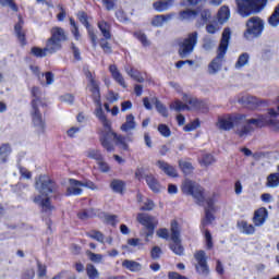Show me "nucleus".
<instances>
[{
  "label": "nucleus",
  "mask_w": 279,
  "mask_h": 279,
  "mask_svg": "<svg viewBox=\"0 0 279 279\" xmlns=\"http://www.w3.org/2000/svg\"><path fill=\"white\" fill-rule=\"evenodd\" d=\"M279 106L277 110L274 108L268 109V114H259L258 118L248 119L245 121V124L235 132V134L243 138V136H247L252 134L255 130H263V128H270L278 132L279 130Z\"/></svg>",
  "instance_id": "obj_1"
},
{
  "label": "nucleus",
  "mask_w": 279,
  "mask_h": 279,
  "mask_svg": "<svg viewBox=\"0 0 279 279\" xmlns=\"http://www.w3.org/2000/svg\"><path fill=\"white\" fill-rule=\"evenodd\" d=\"M179 168L181 169V171L184 175H191V173H193V171H195V167H193V163H191L190 161L180 160Z\"/></svg>",
  "instance_id": "obj_38"
},
{
  "label": "nucleus",
  "mask_w": 279,
  "mask_h": 279,
  "mask_svg": "<svg viewBox=\"0 0 279 279\" xmlns=\"http://www.w3.org/2000/svg\"><path fill=\"white\" fill-rule=\"evenodd\" d=\"M157 167L166 174L168 178H178V170L175 167L169 165V162L165 160H158Z\"/></svg>",
  "instance_id": "obj_19"
},
{
  "label": "nucleus",
  "mask_w": 279,
  "mask_h": 279,
  "mask_svg": "<svg viewBox=\"0 0 279 279\" xmlns=\"http://www.w3.org/2000/svg\"><path fill=\"white\" fill-rule=\"evenodd\" d=\"M268 24L270 27H278L279 25V3L275 7L274 12L268 17Z\"/></svg>",
  "instance_id": "obj_39"
},
{
  "label": "nucleus",
  "mask_w": 279,
  "mask_h": 279,
  "mask_svg": "<svg viewBox=\"0 0 279 279\" xmlns=\"http://www.w3.org/2000/svg\"><path fill=\"white\" fill-rule=\"evenodd\" d=\"M71 184H74V186H84L85 189H89L90 191H97V184L90 180L86 181H78L75 179H71Z\"/></svg>",
  "instance_id": "obj_30"
},
{
  "label": "nucleus",
  "mask_w": 279,
  "mask_h": 279,
  "mask_svg": "<svg viewBox=\"0 0 279 279\" xmlns=\"http://www.w3.org/2000/svg\"><path fill=\"white\" fill-rule=\"evenodd\" d=\"M230 19V9L228 7H222L217 13V21L220 25H223Z\"/></svg>",
  "instance_id": "obj_34"
},
{
  "label": "nucleus",
  "mask_w": 279,
  "mask_h": 279,
  "mask_svg": "<svg viewBox=\"0 0 279 279\" xmlns=\"http://www.w3.org/2000/svg\"><path fill=\"white\" fill-rule=\"evenodd\" d=\"M146 184L153 193H160V190L162 189V185H160V181L154 175L153 173L145 175Z\"/></svg>",
  "instance_id": "obj_21"
},
{
  "label": "nucleus",
  "mask_w": 279,
  "mask_h": 279,
  "mask_svg": "<svg viewBox=\"0 0 279 279\" xmlns=\"http://www.w3.org/2000/svg\"><path fill=\"white\" fill-rule=\"evenodd\" d=\"M215 221V215H213V210L205 209V220L202 221L203 228H206L208 223H213Z\"/></svg>",
  "instance_id": "obj_49"
},
{
  "label": "nucleus",
  "mask_w": 279,
  "mask_h": 279,
  "mask_svg": "<svg viewBox=\"0 0 279 279\" xmlns=\"http://www.w3.org/2000/svg\"><path fill=\"white\" fill-rule=\"evenodd\" d=\"M161 254H162V248H160L159 246H154L150 250V258L153 260H158V258H160Z\"/></svg>",
  "instance_id": "obj_59"
},
{
  "label": "nucleus",
  "mask_w": 279,
  "mask_h": 279,
  "mask_svg": "<svg viewBox=\"0 0 279 279\" xmlns=\"http://www.w3.org/2000/svg\"><path fill=\"white\" fill-rule=\"evenodd\" d=\"M181 191L184 195H191V197L195 198L198 206L206 202V190L193 180L185 179L181 184Z\"/></svg>",
  "instance_id": "obj_6"
},
{
  "label": "nucleus",
  "mask_w": 279,
  "mask_h": 279,
  "mask_svg": "<svg viewBox=\"0 0 279 279\" xmlns=\"http://www.w3.org/2000/svg\"><path fill=\"white\" fill-rule=\"evenodd\" d=\"M246 117L247 116L243 113H227L218 118L216 125L218 130L230 132L235 125H241Z\"/></svg>",
  "instance_id": "obj_9"
},
{
  "label": "nucleus",
  "mask_w": 279,
  "mask_h": 279,
  "mask_svg": "<svg viewBox=\"0 0 279 279\" xmlns=\"http://www.w3.org/2000/svg\"><path fill=\"white\" fill-rule=\"evenodd\" d=\"M15 34L22 45H25V32H23V19L19 16V22L15 24Z\"/></svg>",
  "instance_id": "obj_36"
},
{
  "label": "nucleus",
  "mask_w": 279,
  "mask_h": 279,
  "mask_svg": "<svg viewBox=\"0 0 279 279\" xmlns=\"http://www.w3.org/2000/svg\"><path fill=\"white\" fill-rule=\"evenodd\" d=\"M96 117L102 123L107 132L112 129V124L109 122L108 118L106 117V113L104 112V108L101 106L96 108Z\"/></svg>",
  "instance_id": "obj_26"
},
{
  "label": "nucleus",
  "mask_w": 279,
  "mask_h": 279,
  "mask_svg": "<svg viewBox=\"0 0 279 279\" xmlns=\"http://www.w3.org/2000/svg\"><path fill=\"white\" fill-rule=\"evenodd\" d=\"M116 19L119 23H128V14L123 10L116 11Z\"/></svg>",
  "instance_id": "obj_60"
},
{
  "label": "nucleus",
  "mask_w": 279,
  "mask_h": 279,
  "mask_svg": "<svg viewBox=\"0 0 279 279\" xmlns=\"http://www.w3.org/2000/svg\"><path fill=\"white\" fill-rule=\"evenodd\" d=\"M122 267H124V269H128L129 271H132V272L141 271V269H143V266L141 265V263L135 260H130V259H124L122 262Z\"/></svg>",
  "instance_id": "obj_29"
},
{
  "label": "nucleus",
  "mask_w": 279,
  "mask_h": 279,
  "mask_svg": "<svg viewBox=\"0 0 279 279\" xmlns=\"http://www.w3.org/2000/svg\"><path fill=\"white\" fill-rule=\"evenodd\" d=\"M240 106H260V104L267 105L265 100H258L255 96L244 95L238 99Z\"/></svg>",
  "instance_id": "obj_22"
},
{
  "label": "nucleus",
  "mask_w": 279,
  "mask_h": 279,
  "mask_svg": "<svg viewBox=\"0 0 279 279\" xmlns=\"http://www.w3.org/2000/svg\"><path fill=\"white\" fill-rule=\"evenodd\" d=\"M169 279H187L185 276L180 275V272L177 271H170L168 274Z\"/></svg>",
  "instance_id": "obj_64"
},
{
  "label": "nucleus",
  "mask_w": 279,
  "mask_h": 279,
  "mask_svg": "<svg viewBox=\"0 0 279 279\" xmlns=\"http://www.w3.org/2000/svg\"><path fill=\"white\" fill-rule=\"evenodd\" d=\"M12 154V148L8 144L0 146V165H5L8 162V156Z\"/></svg>",
  "instance_id": "obj_33"
},
{
  "label": "nucleus",
  "mask_w": 279,
  "mask_h": 279,
  "mask_svg": "<svg viewBox=\"0 0 279 279\" xmlns=\"http://www.w3.org/2000/svg\"><path fill=\"white\" fill-rule=\"evenodd\" d=\"M157 130L163 138H169V136H171V129L167 124H159Z\"/></svg>",
  "instance_id": "obj_50"
},
{
  "label": "nucleus",
  "mask_w": 279,
  "mask_h": 279,
  "mask_svg": "<svg viewBox=\"0 0 279 279\" xmlns=\"http://www.w3.org/2000/svg\"><path fill=\"white\" fill-rule=\"evenodd\" d=\"M197 10L186 9L179 12V20L180 21H193V19H197Z\"/></svg>",
  "instance_id": "obj_27"
},
{
  "label": "nucleus",
  "mask_w": 279,
  "mask_h": 279,
  "mask_svg": "<svg viewBox=\"0 0 279 279\" xmlns=\"http://www.w3.org/2000/svg\"><path fill=\"white\" fill-rule=\"evenodd\" d=\"M215 162V157L210 154H206L203 156L201 160V165H204V167H210Z\"/></svg>",
  "instance_id": "obj_57"
},
{
  "label": "nucleus",
  "mask_w": 279,
  "mask_h": 279,
  "mask_svg": "<svg viewBox=\"0 0 279 279\" xmlns=\"http://www.w3.org/2000/svg\"><path fill=\"white\" fill-rule=\"evenodd\" d=\"M125 181L119 179H114L110 183V189H112V192L119 193L120 195H123V193L125 192Z\"/></svg>",
  "instance_id": "obj_28"
},
{
  "label": "nucleus",
  "mask_w": 279,
  "mask_h": 279,
  "mask_svg": "<svg viewBox=\"0 0 279 279\" xmlns=\"http://www.w3.org/2000/svg\"><path fill=\"white\" fill-rule=\"evenodd\" d=\"M266 186L268 189H278L279 186V173L272 172L266 179Z\"/></svg>",
  "instance_id": "obj_31"
},
{
  "label": "nucleus",
  "mask_w": 279,
  "mask_h": 279,
  "mask_svg": "<svg viewBox=\"0 0 279 279\" xmlns=\"http://www.w3.org/2000/svg\"><path fill=\"white\" fill-rule=\"evenodd\" d=\"M265 5H267V0H253L252 13L260 12L265 9Z\"/></svg>",
  "instance_id": "obj_46"
},
{
  "label": "nucleus",
  "mask_w": 279,
  "mask_h": 279,
  "mask_svg": "<svg viewBox=\"0 0 279 279\" xmlns=\"http://www.w3.org/2000/svg\"><path fill=\"white\" fill-rule=\"evenodd\" d=\"M219 29H221V26H219V22H214L211 24L206 25L207 34H217Z\"/></svg>",
  "instance_id": "obj_56"
},
{
  "label": "nucleus",
  "mask_w": 279,
  "mask_h": 279,
  "mask_svg": "<svg viewBox=\"0 0 279 279\" xmlns=\"http://www.w3.org/2000/svg\"><path fill=\"white\" fill-rule=\"evenodd\" d=\"M32 117L33 125L36 128L37 132H45V121L43 120V113H40L38 107H33Z\"/></svg>",
  "instance_id": "obj_17"
},
{
  "label": "nucleus",
  "mask_w": 279,
  "mask_h": 279,
  "mask_svg": "<svg viewBox=\"0 0 279 279\" xmlns=\"http://www.w3.org/2000/svg\"><path fill=\"white\" fill-rule=\"evenodd\" d=\"M183 101H185V104L182 102V100H175L171 106H186V104H189V106H197L198 104L197 99L191 98V96L186 94L183 95Z\"/></svg>",
  "instance_id": "obj_40"
},
{
  "label": "nucleus",
  "mask_w": 279,
  "mask_h": 279,
  "mask_svg": "<svg viewBox=\"0 0 279 279\" xmlns=\"http://www.w3.org/2000/svg\"><path fill=\"white\" fill-rule=\"evenodd\" d=\"M235 3L238 5V12L241 16H250V14H252L254 0H235Z\"/></svg>",
  "instance_id": "obj_16"
},
{
  "label": "nucleus",
  "mask_w": 279,
  "mask_h": 279,
  "mask_svg": "<svg viewBox=\"0 0 279 279\" xmlns=\"http://www.w3.org/2000/svg\"><path fill=\"white\" fill-rule=\"evenodd\" d=\"M250 62V54L247 52H243L238 58V61L235 62V69H243L245 64Z\"/></svg>",
  "instance_id": "obj_43"
},
{
  "label": "nucleus",
  "mask_w": 279,
  "mask_h": 279,
  "mask_svg": "<svg viewBox=\"0 0 279 279\" xmlns=\"http://www.w3.org/2000/svg\"><path fill=\"white\" fill-rule=\"evenodd\" d=\"M84 75L88 81L87 88L92 95V99L96 106H102L101 104V83L97 80L95 74L90 70H84Z\"/></svg>",
  "instance_id": "obj_11"
},
{
  "label": "nucleus",
  "mask_w": 279,
  "mask_h": 279,
  "mask_svg": "<svg viewBox=\"0 0 279 279\" xmlns=\"http://www.w3.org/2000/svg\"><path fill=\"white\" fill-rule=\"evenodd\" d=\"M86 236L98 243H104V241H106V235L99 230H90L86 232Z\"/></svg>",
  "instance_id": "obj_35"
},
{
  "label": "nucleus",
  "mask_w": 279,
  "mask_h": 279,
  "mask_svg": "<svg viewBox=\"0 0 279 279\" xmlns=\"http://www.w3.org/2000/svg\"><path fill=\"white\" fill-rule=\"evenodd\" d=\"M31 52L36 58H47V56H49V53L47 52V48L41 49V48H38V47H33Z\"/></svg>",
  "instance_id": "obj_48"
},
{
  "label": "nucleus",
  "mask_w": 279,
  "mask_h": 279,
  "mask_svg": "<svg viewBox=\"0 0 279 279\" xmlns=\"http://www.w3.org/2000/svg\"><path fill=\"white\" fill-rule=\"evenodd\" d=\"M134 38L141 41V44L144 47H149V39H147V35L143 32H135L134 33Z\"/></svg>",
  "instance_id": "obj_47"
},
{
  "label": "nucleus",
  "mask_w": 279,
  "mask_h": 279,
  "mask_svg": "<svg viewBox=\"0 0 279 279\" xmlns=\"http://www.w3.org/2000/svg\"><path fill=\"white\" fill-rule=\"evenodd\" d=\"M119 217L117 215H106L105 221L108 223V226H112V228L117 227V223H119Z\"/></svg>",
  "instance_id": "obj_54"
},
{
  "label": "nucleus",
  "mask_w": 279,
  "mask_h": 279,
  "mask_svg": "<svg viewBox=\"0 0 279 279\" xmlns=\"http://www.w3.org/2000/svg\"><path fill=\"white\" fill-rule=\"evenodd\" d=\"M106 100L108 104H114L119 101V93H114V90H108L106 95Z\"/></svg>",
  "instance_id": "obj_55"
},
{
  "label": "nucleus",
  "mask_w": 279,
  "mask_h": 279,
  "mask_svg": "<svg viewBox=\"0 0 279 279\" xmlns=\"http://www.w3.org/2000/svg\"><path fill=\"white\" fill-rule=\"evenodd\" d=\"M137 221L146 228V238L154 236V232L156 230V223L154 222V217L149 216L148 214L140 213L136 217Z\"/></svg>",
  "instance_id": "obj_14"
},
{
  "label": "nucleus",
  "mask_w": 279,
  "mask_h": 279,
  "mask_svg": "<svg viewBox=\"0 0 279 279\" xmlns=\"http://www.w3.org/2000/svg\"><path fill=\"white\" fill-rule=\"evenodd\" d=\"M267 219H269V211L265 207H259L254 211L252 221L256 228H263Z\"/></svg>",
  "instance_id": "obj_15"
},
{
  "label": "nucleus",
  "mask_w": 279,
  "mask_h": 279,
  "mask_svg": "<svg viewBox=\"0 0 279 279\" xmlns=\"http://www.w3.org/2000/svg\"><path fill=\"white\" fill-rule=\"evenodd\" d=\"M76 17L78 19L80 23L84 25L85 29H87V35L90 40L92 47L97 48L99 45V38L97 37V31L90 25L89 21H93V17L88 16L86 11H78L76 13Z\"/></svg>",
  "instance_id": "obj_12"
},
{
  "label": "nucleus",
  "mask_w": 279,
  "mask_h": 279,
  "mask_svg": "<svg viewBox=\"0 0 279 279\" xmlns=\"http://www.w3.org/2000/svg\"><path fill=\"white\" fill-rule=\"evenodd\" d=\"M57 12L58 21H64V19H66V11L64 10V7H62V4L57 5Z\"/></svg>",
  "instance_id": "obj_61"
},
{
  "label": "nucleus",
  "mask_w": 279,
  "mask_h": 279,
  "mask_svg": "<svg viewBox=\"0 0 279 279\" xmlns=\"http://www.w3.org/2000/svg\"><path fill=\"white\" fill-rule=\"evenodd\" d=\"M157 236L163 239V241H172L169 244V250L177 256H184V246L182 245V227L175 219L170 221V234L169 229L160 228L157 230Z\"/></svg>",
  "instance_id": "obj_3"
},
{
  "label": "nucleus",
  "mask_w": 279,
  "mask_h": 279,
  "mask_svg": "<svg viewBox=\"0 0 279 279\" xmlns=\"http://www.w3.org/2000/svg\"><path fill=\"white\" fill-rule=\"evenodd\" d=\"M97 214H95V209L90 208V209H84L83 211H80L77 214V217L82 220V221H86V219H93V217H95Z\"/></svg>",
  "instance_id": "obj_44"
},
{
  "label": "nucleus",
  "mask_w": 279,
  "mask_h": 279,
  "mask_svg": "<svg viewBox=\"0 0 279 279\" xmlns=\"http://www.w3.org/2000/svg\"><path fill=\"white\" fill-rule=\"evenodd\" d=\"M136 128V122H134V116H126V121L121 125L122 132H130V130H134Z\"/></svg>",
  "instance_id": "obj_41"
},
{
  "label": "nucleus",
  "mask_w": 279,
  "mask_h": 279,
  "mask_svg": "<svg viewBox=\"0 0 279 279\" xmlns=\"http://www.w3.org/2000/svg\"><path fill=\"white\" fill-rule=\"evenodd\" d=\"M232 36V31L230 28H225L222 32V37L218 47V54L213 61L209 63L208 69L209 73L215 74L221 71V66L223 65V58L226 53H228V47L230 45V37Z\"/></svg>",
  "instance_id": "obj_5"
},
{
  "label": "nucleus",
  "mask_w": 279,
  "mask_h": 279,
  "mask_svg": "<svg viewBox=\"0 0 279 279\" xmlns=\"http://www.w3.org/2000/svg\"><path fill=\"white\" fill-rule=\"evenodd\" d=\"M194 258L196 260V274H201L202 276H208V274H210V267L208 266V257H206V252L202 250L196 251L194 254Z\"/></svg>",
  "instance_id": "obj_13"
},
{
  "label": "nucleus",
  "mask_w": 279,
  "mask_h": 279,
  "mask_svg": "<svg viewBox=\"0 0 279 279\" xmlns=\"http://www.w3.org/2000/svg\"><path fill=\"white\" fill-rule=\"evenodd\" d=\"M86 274L89 279H99V270L93 264L86 265Z\"/></svg>",
  "instance_id": "obj_42"
},
{
  "label": "nucleus",
  "mask_w": 279,
  "mask_h": 279,
  "mask_svg": "<svg viewBox=\"0 0 279 279\" xmlns=\"http://www.w3.org/2000/svg\"><path fill=\"white\" fill-rule=\"evenodd\" d=\"M71 27H73L72 34L75 38V40H80L82 38V35L80 34V28L77 27V24L75 23V20L71 19Z\"/></svg>",
  "instance_id": "obj_62"
},
{
  "label": "nucleus",
  "mask_w": 279,
  "mask_h": 279,
  "mask_svg": "<svg viewBox=\"0 0 279 279\" xmlns=\"http://www.w3.org/2000/svg\"><path fill=\"white\" fill-rule=\"evenodd\" d=\"M54 189L56 185L48 175L43 174L36 179L35 190L37 191L38 195L34 197L33 202L34 204L40 206L44 213H49L53 209L49 194L53 193Z\"/></svg>",
  "instance_id": "obj_2"
},
{
  "label": "nucleus",
  "mask_w": 279,
  "mask_h": 279,
  "mask_svg": "<svg viewBox=\"0 0 279 279\" xmlns=\"http://www.w3.org/2000/svg\"><path fill=\"white\" fill-rule=\"evenodd\" d=\"M199 125H202V122H199V119H195L194 121L187 123L183 130L184 132H193L195 130H197V128H199Z\"/></svg>",
  "instance_id": "obj_51"
},
{
  "label": "nucleus",
  "mask_w": 279,
  "mask_h": 279,
  "mask_svg": "<svg viewBox=\"0 0 279 279\" xmlns=\"http://www.w3.org/2000/svg\"><path fill=\"white\" fill-rule=\"evenodd\" d=\"M173 5H175V0H157L153 3V8L156 12H167V10H170Z\"/></svg>",
  "instance_id": "obj_23"
},
{
  "label": "nucleus",
  "mask_w": 279,
  "mask_h": 279,
  "mask_svg": "<svg viewBox=\"0 0 279 279\" xmlns=\"http://www.w3.org/2000/svg\"><path fill=\"white\" fill-rule=\"evenodd\" d=\"M204 236L207 250H213L215 244L213 243V234L210 233V230L206 229L204 231Z\"/></svg>",
  "instance_id": "obj_53"
},
{
  "label": "nucleus",
  "mask_w": 279,
  "mask_h": 279,
  "mask_svg": "<svg viewBox=\"0 0 279 279\" xmlns=\"http://www.w3.org/2000/svg\"><path fill=\"white\" fill-rule=\"evenodd\" d=\"M199 38V33L197 31L189 33L185 38H181L177 41L178 45V53L179 57L184 59L189 58L193 51H195V47H197V40Z\"/></svg>",
  "instance_id": "obj_7"
},
{
  "label": "nucleus",
  "mask_w": 279,
  "mask_h": 279,
  "mask_svg": "<svg viewBox=\"0 0 279 279\" xmlns=\"http://www.w3.org/2000/svg\"><path fill=\"white\" fill-rule=\"evenodd\" d=\"M246 29L243 33V37L246 40H254V38H260L263 32H265V21L259 16H252L246 21Z\"/></svg>",
  "instance_id": "obj_8"
},
{
  "label": "nucleus",
  "mask_w": 279,
  "mask_h": 279,
  "mask_svg": "<svg viewBox=\"0 0 279 279\" xmlns=\"http://www.w3.org/2000/svg\"><path fill=\"white\" fill-rule=\"evenodd\" d=\"M143 106H162L160 100L157 97H144L143 98Z\"/></svg>",
  "instance_id": "obj_52"
},
{
  "label": "nucleus",
  "mask_w": 279,
  "mask_h": 279,
  "mask_svg": "<svg viewBox=\"0 0 279 279\" xmlns=\"http://www.w3.org/2000/svg\"><path fill=\"white\" fill-rule=\"evenodd\" d=\"M109 72L111 73V77L121 86L122 88H128V83H125V78L123 77V74L119 71V68H117V64L109 65Z\"/></svg>",
  "instance_id": "obj_20"
},
{
  "label": "nucleus",
  "mask_w": 279,
  "mask_h": 279,
  "mask_svg": "<svg viewBox=\"0 0 279 279\" xmlns=\"http://www.w3.org/2000/svg\"><path fill=\"white\" fill-rule=\"evenodd\" d=\"M236 228L242 234H245L246 236H252V234H256V225H252L247 222V220H238Z\"/></svg>",
  "instance_id": "obj_18"
},
{
  "label": "nucleus",
  "mask_w": 279,
  "mask_h": 279,
  "mask_svg": "<svg viewBox=\"0 0 279 279\" xmlns=\"http://www.w3.org/2000/svg\"><path fill=\"white\" fill-rule=\"evenodd\" d=\"M173 16H175L174 12L168 13L165 15H155L151 19L150 24L153 27H162V25H165V23H167V21H171V19H173Z\"/></svg>",
  "instance_id": "obj_24"
},
{
  "label": "nucleus",
  "mask_w": 279,
  "mask_h": 279,
  "mask_svg": "<svg viewBox=\"0 0 279 279\" xmlns=\"http://www.w3.org/2000/svg\"><path fill=\"white\" fill-rule=\"evenodd\" d=\"M51 37L59 43H64V40H66V34L64 33V29L58 26L51 29Z\"/></svg>",
  "instance_id": "obj_32"
},
{
  "label": "nucleus",
  "mask_w": 279,
  "mask_h": 279,
  "mask_svg": "<svg viewBox=\"0 0 279 279\" xmlns=\"http://www.w3.org/2000/svg\"><path fill=\"white\" fill-rule=\"evenodd\" d=\"M99 141L101 147H104V149H106V151H108L109 154L114 151V144L123 149V151L130 150V145H128V137L117 134V132L112 131V129L102 132ZM112 141L114 142V144H112Z\"/></svg>",
  "instance_id": "obj_4"
},
{
  "label": "nucleus",
  "mask_w": 279,
  "mask_h": 279,
  "mask_svg": "<svg viewBox=\"0 0 279 279\" xmlns=\"http://www.w3.org/2000/svg\"><path fill=\"white\" fill-rule=\"evenodd\" d=\"M87 158H90L92 160H96V162H100L104 160V155H101L100 150L97 149H89L87 151Z\"/></svg>",
  "instance_id": "obj_45"
},
{
  "label": "nucleus",
  "mask_w": 279,
  "mask_h": 279,
  "mask_svg": "<svg viewBox=\"0 0 279 279\" xmlns=\"http://www.w3.org/2000/svg\"><path fill=\"white\" fill-rule=\"evenodd\" d=\"M97 27L104 37L99 40V47L102 49L104 53L110 56V53H112V46L108 40H112V24L106 20H101L98 21Z\"/></svg>",
  "instance_id": "obj_10"
},
{
  "label": "nucleus",
  "mask_w": 279,
  "mask_h": 279,
  "mask_svg": "<svg viewBox=\"0 0 279 279\" xmlns=\"http://www.w3.org/2000/svg\"><path fill=\"white\" fill-rule=\"evenodd\" d=\"M46 51L47 53H56V51H60L62 49V43L58 41L56 38L50 37L46 43Z\"/></svg>",
  "instance_id": "obj_25"
},
{
  "label": "nucleus",
  "mask_w": 279,
  "mask_h": 279,
  "mask_svg": "<svg viewBox=\"0 0 279 279\" xmlns=\"http://www.w3.org/2000/svg\"><path fill=\"white\" fill-rule=\"evenodd\" d=\"M202 3V0H181L179 5L181 8H186V5H191L192 8H195V5H199Z\"/></svg>",
  "instance_id": "obj_58"
},
{
  "label": "nucleus",
  "mask_w": 279,
  "mask_h": 279,
  "mask_svg": "<svg viewBox=\"0 0 279 279\" xmlns=\"http://www.w3.org/2000/svg\"><path fill=\"white\" fill-rule=\"evenodd\" d=\"M126 73L132 80H134L135 82H138L140 84H143V82H145V78L143 77V74L141 73V71L134 68L126 69Z\"/></svg>",
  "instance_id": "obj_37"
},
{
  "label": "nucleus",
  "mask_w": 279,
  "mask_h": 279,
  "mask_svg": "<svg viewBox=\"0 0 279 279\" xmlns=\"http://www.w3.org/2000/svg\"><path fill=\"white\" fill-rule=\"evenodd\" d=\"M210 11L209 10H203L201 12V20H202V24L204 25L205 23H208V21H210Z\"/></svg>",
  "instance_id": "obj_63"
}]
</instances>
